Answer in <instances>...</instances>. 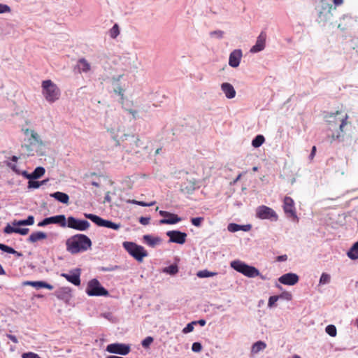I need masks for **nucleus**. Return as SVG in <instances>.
<instances>
[{
	"mask_svg": "<svg viewBox=\"0 0 358 358\" xmlns=\"http://www.w3.org/2000/svg\"><path fill=\"white\" fill-rule=\"evenodd\" d=\"M329 126V129L335 130L331 135V141H343L352 130V123L348 120L349 116L346 113L337 110L325 117Z\"/></svg>",
	"mask_w": 358,
	"mask_h": 358,
	"instance_id": "1",
	"label": "nucleus"
},
{
	"mask_svg": "<svg viewBox=\"0 0 358 358\" xmlns=\"http://www.w3.org/2000/svg\"><path fill=\"white\" fill-rule=\"evenodd\" d=\"M66 250L71 254L85 252L92 246L91 240L84 234H76L67 239Z\"/></svg>",
	"mask_w": 358,
	"mask_h": 358,
	"instance_id": "2",
	"label": "nucleus"
},
{
	"mask_svg": "<svg viewBox=\"0 0 358 358\" xmlns=\"http://www.w3.org/2000/svg\"><path fill=\"white\" fill-rule=\"evenodd\" d=\"M41 88L42 94L48 102L52 103L59 99L61 91L51 80L42 81Z\"/></svg>",
	"mask_w": 358,
	"mask_h": 358,
	"instance_id": "3",
	"label": "nucleus"
},
{
	"mask_svg": "<svg viewBox=\"0 0 358 358\" xmlns=\"http://www.w3.org/2000/svg\"><path fill=\"white\" fill-rule=\"evenodd\" d=\"M231 267L236 271L242 273L243 275L248 278H254L256 276H260L262 280H265L266 278L260 274L259 270L252 266H250L241 262L240 260H235L231 262Z\"/></svg>",
	"mask_w": 358,
	"mask_h": 358,
	"instance_id": "4",
	"label": "nucleus"
},
{
	"mask_svg": "<svg viewBox=\"0 0 358 358\" xmlns=\"http://www.w3.org/2000/svg\"><path fill=\"white\" fill-rule=\"evenodd\" d=\"M124 249L137 261L142 262L143 258L148 256L147 251L143 246L132 242H124Z\"/></svg>",
	"mask_w": 358,
	"mask_h": 358,
	"instance_id": "5",
	"label": "nucleus"
},
{
	"mask_svg": "<svg viewBox=\"0 0 358 358\" xmlns=\"http://www.w3.org/2000/svg\"><path fill=\"white\" fill-rule=\"evenodd\" d=\"M86 293L90 296H108L109 293L107 289L102 287L99 281L94 278L90 280L86 288Z\"/></svg>",
	"mask_w": 358,
	"mask_h": 358,
	"instance_id": "6",
	"label": "nucleus"
},
{
	"mask_svg": "<svg viewBox=\"0 0 358 358\" xmlns=\"http://www.w3.org/2000/svg\"><path fill=\"white\" fill-rule=\"evenodd\" d=\"M256 215L258 218L262 220H271L276 221L278 218L276 213L271 208L266 206H260L257 208Z\"/></svg>",
	"mask_w": 358,
	"mask_h": 358,
	"instance_id": "7",
	"label": "nucleus"
},
{
	"mask_svg": "<svg viewBox=\"0 0 358 358\" xmlns=\"http://www.w3.org/2000/svg\"><path fill=\"white\" fill-rule=\"evenodd\" d=\"M85 216L99 227H105L115 230H117L120 227V225L119 224L114 223L109 220H103L101 217L94 214H85Z\"/></svg>",
	"mask_w": 358,
	"mask_h": 358,
	"instance_id": "8",
	"label": "nucleus"
},
{
	"mask_svg": "<svg viewBox=\"0 0 358 358\" xmlns=\"http://www.w3.org/2000/svg\"><path fill=\"white\" fill-rule=\"evenodd\" d=\"M131 349L129 345L124 343H111L107 345L106 351L109 353L127 355L129 353Z\"/></svg>",
	"mask_w": 358,
	"mask_h": 358,
	"instance_id": "9",
	"label": "nucleus"
},
{
	"mask_svg": "<svg viewBox=\"0 0 358 358\" xmlns=\"http://www.w3.org/2000/svg\"><path fill=\"white\" fill-rule=\"evenodd\" d=\"M67 226L68 227L76 230L85 231L90 227V224L87 220H78L73 217H69L67 220Z\"/></svg>",
	"mask_w": 358,
	"mask_h": 358,
	"instance_id": "10",
	"label": "nucleus"
},
{
	"mask_svg": "<svg viewBox=\"0 0 358 358\" xmlns=\"http://www.w3.org/2000/svg\"><path fill=\"white\" fill-rule=\"evenodd\" d=\"M159 215L165 217L159 221L161 224H174L182 220L176 214L168 211L159 210Z\"/></svg>",
	"mask_w": 358,
	"mask_h": 358,
	"instance_id": "11",
	"label": "nucleus"
},
{
	"mask_svg": "<svg viewBox=\"0 0 358 358\" xmlns=\"http://www.w3.org/2000/svg\"><path fill=\"white\" fill-rule=\"evenodd\" d=\"M80 273L81 270L80 268H76L71 271L70 273H62L61 276L74 285L79 286L80 285Z\"/></svg>",
	"mask_w": 358,
	"mask_h": 358,
	"instance_id": "12",
	"label": "nucleus"
},
{
	"mask_svg": "<svg viewBox=\"0 0 358 358\" xmlns=\"http://www.w3.org/2000/svg\"><path fill=\"white\" fill-rule=\"evenodd\" d=\"M166 235L169 237V241L178 244H183L186 241L187 234L180 231H169Z\"/></svg>",
	"mask_w": 358,
	"mask_h": 358,
	"instance_id": "13",
	"label": "nucleus"
},
{
	"mask_svg": "<svg viewBox=\"0 0 358 358\" xmlns=\"http://www.w3.org/2000/svg\"><path fill=\"white\" fill-rule=\"evenodd\" d=\"M22 130L25 136H29L28 141L29 143V145H34L36 144L39 145H43V141L40 138L39 135L34 130L29 129H22Z\"/></svg>",
	"mask_w": 358,
	"mask_h": 358,
	"instance_id": "14",
	"label": "nucleus"
},
{
	"mask_svg": "<svg viewBox=\"0 0 358 358\" xmlns=\"http://www.w3.org/2000/svg\"><path fill=\"white\" fill-rule=\"evenodd\" d=\"M283 209L285 213L288 215V216L293 218H297L294 207V202L291 197H285L283 201Z\"/></svg>",
	"mask_w": 358,
	"mask_h": 358,
	"instance_id": "15",
	"label": "nucleus"
},
{
	"mask_svg": "<svg viewBox=\"0 0 358 358\" xmlns=\"http://www.w3.org/2000/svg\"><path fill=\"white\" fill-rule=\"evenodd\" d=\"M299 276L296 273H288L278 278V281L285 285H294L299 282Z\"/></svg>",
	"mask_w": 358,
	"mask_h": 358,
	"instance_id": "16",
	"label": "nucleus"
},
{
	"mask_svg": "<svg viewBox=\"0 0 358 358\" xmlns=\"http://www.w3.org/2000/svg\"><path fill=\"white\" fill-rule=\"evenodd\" d=\"M266 40V34L264 31H262L257 37L256 43L250 49L251 52H258L263 50L265 48Z\"/></svg>",
	"mask_w": 358,
	"mask_h": 358,
	"instance_id": "17",
	"label": "nucleus"
},
{
	"mask_svg": "<svg viewBox=\"0 0 358 358\" xmlns=\"http://www.w3.org/2000/svg\"><path fill=\"white\" fill-rule=\"evenodd\" d=\"M242 57V52L241 50H234L231 52L229 59V64L231 67H237L240 64V61Z\"/></svg>",
	"mask_w": 358,
	"mask_h": 358,
	"instance_id": "18",
	"label": "nucleus"
},
{
	"mask_svg": "<svg viewBox=\"0 0 358 358\" xmlns=\"http://www.w3.org/2000/svg\"><path fill=\"white\" fill-rule=\"evenodd\" d=\"M331 9L332 5L331 4H327V7L322 8L318 15L319 22H324L331 20L333 15L331 12Z\"/></svg>",
	"mask_w": 358,
	"mask_h": 358,
	"instance_id": "19",
	"label": "nucleus"
},
{
	"mask_svg": "<svg viewBox=\"0 0 358 358\" xmlns=\"http://www.w3.org/2000/svg\"><path fill=\"white\" fill-rule=\"evenodd\" d=\"M221 89H222V92L224 93L225 96L228 99H232V98L235 97L236 91H235L234 87L232 86V85H231L230 83H222L221 85Z\"/></svg>",
	"mask_w": 358,
	"mask_h": 358,
	"instance_id": "20",
	"label": "nucleus"
},
{
	"mask_svg": "<svg viewBox=\"0 0 358 358\" xmlns=\"http://www.w3.org/2000/svg\"><path fill=\"white\" fill-rule=\"evenodd\" d=\"M24 285H31L37 289L46 288L50 290H52L53 289L52 285L43 281H26L24 282Z\"/></svg>",
	"mask_w": 358,
	"mask_h": 358,
	"instance_id": "21",
	"label": "nucleus"
},
{
	"mask_svg": "<svg viewBox=\"0 0 358 358\" xmlns=\"http://www.w3.org/2000/svg\"><path fill=\"white\" fill-rule=\"evenodd\" d=\"M49 222L50 224H57L62 227H65L66 226V220L64 215H59L56 216L50 217Z\"/></svg>",
	"mask_w": 358,
	"mask_h": 358,
	"instance_id": "22",
	"label": "nucleus"
},
{
	"mask_svg": "<svg viewBox=\"0 0 358 358\" xmlns=\"http://www.w3.org/2000/svg\"><path fill=\"white\" fill-rule=\"evenodd\" d=\"M47 234L43 231L33 232L30 234L28 238V241L30 243H36L38 241H41L47 238Z\"/></svg>",
	"mask_w": 358,
	"mask_h": 358,
	"instance_id": "23",
	"label": "nucleus"
},
{
	"mask_svg": "<svg viewBox=\"0 0 358 358\" xmlns=\"http://www.w3.org/2000/svg\"><path fill=\"white\" fill-rule=\"evenodd\" d=\"M77 67L79 72L87 73L91 69L90 63L85 58L80 59L78 61Z\"/></svg>",
	"mask_w": 358,
	"mask_h": 358,
	"instance_id": "24",
	"label": "nucleus"
},
{
	"mask_svg": "<svg viewBox=\"0 0 358 358\" xmlns=\"http://www.w3.org/2000/svg\"><path fill=\"white\" fill-rule=\"evenodd\" d=\"M51 196L60 201L62 203L68 204L69 196L68 194L61 192H56L51 194Z\"/></svg>",
	"mask_w": 358,
	"mask_h": 358,
	"instance_id": "25",
	"label": "nucleus"
},
{
	"mask_svg": "<svg viewBox=\"0 0 358 358\" xmlns=\"http://www.w3.org/2000/svg\"><path fill=\"white\" fill-rule=\"evenodd\" d=\"M34 223V217L33 215H29L26 220H15L12 224L13 226H24L32 225Z\"/></svg>",
	"mask_w": 358,
	"mask_h": 358,
	"instance_id": "26",
	"label": "nucleus"
},
{
	"mask_svg": "<svg viewBox=\"0 0 358 358\" xmlns=\"http://www.w3.org/2000/svg\"><path fill=\"white\" fill-rule=\"evenodd\" d=\"M347 255L350 259L352 260L358 259V241L352 245V246L347 252Z\"/></svg>",
	"mask_w": 358,
	"mask_h": 358,
	"instance_id": "27",
	"label": "nucleus"
},
{
	"mask_svg": "<svg viewBox=\"0 0 358 358\" xmlns=\"http://www.w3.org/2000/svg\"><path fill=\"white\" fill-rule=\"evenodd\" d=\"M143 238L147 244H148L150 246H155L157 244H159L161 242V238L159 237H152L150 235H145L143 236Z\"/></svg>",
	"mask_w": 358,
	"mask_h": 358,
	"instance_id": "28",
	"label": "nucleus"
},
{
	"mask_svg": "<svg viewBox=\"0 0 358 358\" xmlns=\"http://www.w3.org/2000/svg\"><path fill=\"white\" fill-rule=\"evenodd\" d=\"M0 250H1L3 252L13 254L17 257H20L22 256V254L21 252H19L16 250H15L13 248L8 246L6 245H4L3 243H0Z\"/></svg>",
	"mask_w": 358,
	"mask_h": 358,
	"instance_id": "29",
	"label": "nucleus"
},
{
	"mask_svg": "<svg viewBox=\"0 0 358 358\" xmlns=\"http://www.w3.org/2000/svg\"><path fill=\"white\" fill-rule=\"evenodd\" d=\"M266 348V344L263 341H257L255 343L252 347V352L257 353Z\"/></svg>",
	"mask_w": 358,
	"mask_h": 358,
	"instance_id": "30",
	"label": "nucleus"
},
{
	"mask_svg": "<svg viewBox=\"0 0 358 358\" xmlns=\"http://www.w3.org/2000/svg\"><path fill=\"white\" fill-rule=\"evenodd\" d=\"M45 172V170L43 167L38 166L36 168L35 170L33 171L31 177L32 178V179L39 178L44 175Z\"/></svg>",
	"mask_w": 358,
	"mask_h": 358,
	"instance_id": "31",
	"label": "nucleus"
},
{
	"mask_svg": "<svg viewBox=\"0 0 358 358\" xmlns=\"http://www.w3.org/2000/svg\"><path fill=\"white\" fill-rule=\"evenodd\" d=\"M265 141L264 137L262 135H257L252 141V145L255 148H259L261 146Z\"/></svg>",
	"mask_w": 358,
	"mask_h": 358,
	"instance_id": "32",
	"label": "nucleus"
},
{
	"mask_svg": "<svg viewBox=\"0 0 358 358\" xmlns=\"http://www.w3.org/2000/svg\"><path fill=\"white\" fill-rule=\"evenodd\" d=\"M217 275V273L215 272H210V271H208V270H202V271H199L197 273H196V275L199 277V278H208V277H213V276H215Z\"/></svg>",
	"mask_w": 358,
	"mask_h": 358,
	"instance_id": "33",
	"label": "nucleus"
},
{
	"mask_svg": "<svg viewBox=\"0 0 358 358\" xmlns=\"http://www.w3.org/2000/svg\"><path fill=\"white\" fill-rule=\"evenodd\" d=\"M164 272L167 273L170 275H175L178 272V268L177 265L172 264V265H170V266L166 267L164 269Z\"/></svg>",
	"mask_w": 358,
	"mask_h": 358,
	"instance_id": "34",
	"label": "nucleus"
},
{
	"mask_svg": "<svg viewBox=\"0 0 358 358\" xmlns=\"http://www.w3.org/2000/svg\"><path fill=\"white\" fill-rule=\"evenodd\" d=\"M45 182V180H43L41 182L34 181L32 179L29 180L28 182V187L29 188H38L41 185H43Z\"/></svg>",
	"mask_w": 358,
	"mask_h": 358,
	"instance_id": "35",
	"label": "nucleus"
},
{
	"mask_svg": "<svg viewBox=\"0 0 358 358\" xmlns=\"http://www.w3.org/2000/svg\"><path fill=\"white\" fill-rule=\"evenodd\" d=\"M248 226H241L237 224L231 223L228 225L227 229L231 232H236L241 229L242 227H248Z\"/></svg>",
	"mask_w": 358,
	"mask_h": 358,
	"instance_id": "36",
	"label": "nucleus"
},
{
	"mask_svg": "<svg viewBox=\"0 0 358 358\" xmlns=\"http://www.w3.org/2000/svg\"><path fill=\"white\" fill-rule=\"evenodd\" d=\"M326 332L332 337H334L336 336L337 331L336 328L334 325L329 324L326 327Z\"/></svg>",
	"mask_w": 358,
	"mask_h": 358,
	"instance_id": "37",
	"label": "nucleus"
},
{
	"mask_svg": "<svg viewBox=\"0 0 358 358\" xmlns=\"http://www.w3.org/2000/svg\"><path fill=\"white\" fill-rule=\"evenodd\" d=\"M120 34V29L117 24L110 29V36L113 38H115Z\"/></svg>",
	"mask_w": 358,
	"mask_h": 358,
	"instance_id": "38",
	"label": "nucleus"
},
{
	"mask_svg": "<svg viewBox=\"0 0 358 358\" xmlns=\"http://www.w3.org/2000/svg\"><path fill=\"white\" fill-rule=\"evenodd\" d=\"M181 189L185 193H192L195 189V183L189 182V185L182 186Z\"/></svg>",
	"mask_w": 358,
	"mask_h": 358,
	"instance_id": "39",
	"label": "nucleus"
},
{
	"mask_svg": "<svg viewBox=\"0 0 358 358\" xmlns=\"http://www.w3.org/2000/svg\"><path fill=\"white\" fill-rule=\"evenodd\" d=\"M129 202L131 203H133V204L141 206H152L155 203V201H152L150 203H145L144 201H136L134 199L129 200Z\"/></svg>",
	"mask_w": 358,
	"mask_h": 358,
	"instance_id": "40",
	"label": "nucleus"
},
{
	"mask_svg": "<svg viewBox=\"0 0 358 358\" xmlns=\"http://www.w3.org/2000/svg\"><path fill=\"white\" fill-rule=\"evenodd\" d=\"M331 276L329 274L323 273L320 279V284H328L330 282Z\"/></svg>",
	"mask_w": 358,
	"mask_h": 358,
	"instance_id": "41",
	"label": "nucleus"
},
{
	"mask_svg": "<svg viewBox=\"0 0 358 358\" xmlns=\"http://www.w3.org/2000/svg\"><path fill=\"white\" fill-rule=\"evenodd\" d=\"M196 321H193L187 324V326L182 329L183 334H188L194 330V325L196 324Z\"/></svg>",
	"mask_w": 358,
	"mask_h": 358,
	"instance_id": "42",
	"label": "nucleus"
},
{
	"mask_svg": "<svg viewBox=\"0 0 358 358\" xmlns=\"http://www.w3.org/2000/svg\"><path fill=\"white\" fill-rule=\"evenodd\" d=\"M204 218L203 217H193L191 219V222L195 227H200Z\"/></svg>",
	"mask_w": 358,
	"mask_h": 358,
	"instance_id": "43",
	"label": "nucleus"
},
{
	"mask_svg": "<svg viewBox=\"0 0 358 358\" xmlns=\"http://www.w3.org/2000/svg\"><path fill=\"white\" fill-rule=\"evenodd\" d=\"M152 342L153 338L151 336H148L144 340H143L141 344L143 348H148Z\"/></svg>",
	"mask_w": 358,
	"mask_h": 358,
	"instance_id": "44",
	"label": "nucleus"
},
{
	"mask_svg": "<svg viewBox=\"0 0 358 358\" xmlns=\"http://www.w3.org/2000/svg\"><path fill=\"white\" fill-rule=\"evenodd\" d=\"M278 299H279V296H270L268 299V306L269 308H272V307L275 306V303L278 301Z\"/></svg>",
	"mask_w": 358,
	"mask_h": 358,
	"instance_id": "45",
	"label": "nucleus"
},
{
	"mask_svg": "<svg viewBox=\"0 0 358 358\" xmlns=\"http://www.w3.org/2000/svg\"><path fill=\"white\" fill-rule=\"evenodd\" d=\"M17 227H13L10 224H7L3 229V232L7 234L16 233Z\"/></svg>",
	"mask_w": 358,
	"mask_h": 358,
	"instance_id": "46",
	"label": "nucleus"
},
{
	"mask_svg": "<svg viewBox=\"0 0 358 358\" xmlns=\"http://www.w3.org/2000/svg\"><path fill=\"white\" fill-rule=\"evenodd\" d=\"M278 296H279V299H284L287 301H290L292 299V295L289 292H284L281 294L278 295Z\"/></svg>",
	"mask_w": 358,
	"mask_h": 358,
	"instance_id": "47",
	"label": "nucleus"
},
{
	"mask_svg": "<svg viewBox=\"0 0 358 358\" xmlns=\"http://www.w3.org/2000/svg\"><path fill=\"white\" fill-rule=\"evenodd\" d=\"M192 350L193 352H199L202 350L201 344L199 342H195L192 345Z\"/></svg>",
	"mask_w": 358,
	"mask_h": 358,
	"instance_id": "48",
	"label": "nucleus"
},
{
	"mask_svg": "<svg viewBox=\"0 0 358 358\" xmlns=\"http://www.w3.org/2000/svg\"><path fill=\"white\" fill-rule=\"evenodd\" d=\"M22 358H41L37 354L34 352H25L22 355Z\"/></svg>",
	"mask_w": 358,
	"mask_h": 358,
	"instance_id": "49",
	"label": "nucleus"
},
{
	"mask_svg": "<svg viewBox=\"0 0 358 358\" xmlns=\"http://www.w3.org/2000/svg\"><path fill=\"white\" fill-rule=\"evenodd\" d=\"M10 12V8L6 4L0 3V13Z\"/></svg>",
	"mask_w": 358,
	"mask_h": 358,
	"instance_id": "50",
	"label": "nucleus"
},
{
	"mask_svg": "<svg viewBox=\"0 0 358 358\" xmlns=\"http://www.w3.org/2000/svg\"><path fill=\"white\" fill-rule=\"evenodd\" d=\"M29 229L28 228H17L16 234H19L21 235H27L29 233Z\"/></svg>",
	"mask_w": 358,
	"mask_h": 358,
	"instance_id": "51",
	"label": "nucleus"
},
{
	"mask_svg": "<svg viewBox=\"0 0 358 358\" xmlns=\"http://www.w3.org/2000/svg\"><path fill=\"white\" fill-rule=\"evenodd\" d=\"M150 218L146 217H141L139 219V222L143 225H147L150 223Z\"/></svg>",
	"mask_w": 358,
	"mask_h": 358,
	"instance_id": "52",
	"label": "nucleus"
},
{
	"mask_svg": "<svg viewBox=\"0 0 358 358\" xmlns=\"http://www.w3.org/2000/svg\"><path fill=\"white\" fill-rule=\"evenodd\" d=\"M114 92L121 96L122 99H124V90L122 87L118 86L116 89L114 90Z\"/></svg>",
	"mask_w": 358,
	"mask_h": 358,
	"instance_id": "53",
	"label": "nucleus"
},
{
	"mask_svg": "<svg viewBox=\"0 0 358 358\" xmlns=\"http://www.w3.org/2000/svg\"><path fill=\"white\" fill-rule=\"evenodd\" d=\"M48 224H50V222H49V218L47 217V218H45L43 220H42L41 222H40L38 224V227H45Z\"/></svg>",
	"mask_w": 358,
	"mask_h": 358,
	"instance_id": "54",
	"label": "nucleus"
},
{
	"mask_svg": "<svg viewBox=\"0 0 358 358\" xmlns=\"http://www.w3.org/2000/svg\"><path fill=\"white\" fill-rule=\"evenodd\" d=\"M224 34V32L222 31L218 30V31H214L210 33L211 36L215 35L218 38H222Z\"/></svg>",
	"mask_w": 358,
	"mask_h": 358,
	"instance_id": "55",
	"label": "nucleus"
},
{
	"mask_svg": "<svg viewBox=\"0 0 358 358\" xmlns=\"http://www.w3.org/2000/svg\"><path fill=\"white\" fill-rule=\"evenodd\" d=\"M6 336L11 341H13L14 343H18V341H17V338H16L15 336L14 335H12V334H7Z\"/></svg>",
	"mask_w": 358,
	"mask_h": 358,
	"instance_id": "56",
	"label": "nucleus"
},
{
	"mask_svg": "<svg viewBox=\"0 0 358 358\" xmlns=\"http://www.w3.org/2000/svg\"><path fill=\"white\" fill-rule=\"evenodd\" d=\"M315 153H316V147L315 146H313L312 148V150H311V152H310V160H313L315 155Z\"/></svg>",
	"mask_w": 358,
	"mask_h": 358,
	"instance_id": "57",
	"label": "nucleus"
},
{
	"mask_svg": "<svg viewBox=\"0 0 358 358\" xmlns=\"http://www.w3.org/2000/svg\"><path fill=\"white\" fill-rule=\"evenodd\" d=\"M287 256L286 255L277 257V261H278V262L285 261V260H287Z\"/></svg>",
	"mask_w": 358,
	"mask_h": 358,
	"instance_id": "58",
	"label": "nucleus"
},
{
	"mask_svg": "<svg viewBox=\"0 0 358 358\" xmlns=\"http://www.w3.org/2000/svg\"><path fill=\"white\" fill-rule=\"evenodd\" d=\"M9 167L15 173H20L19 171L17 169V166L15 164H11L10 163L8 164Z\"/></svg>",
	"mask_w": 358,
	"mask_h": 358,
	"instance_id": "59",
	"label": "nucleus"
},
{
	"mask_svg": "<svg viewBox=\"0 0 358 358\" xmlns=\"http://www.w3.org/2000/svg\"><path fill=\"white\" fill-rule=\"evenodd\" d=\"M22 175L24 177H25L26 178H27V179H29V180L32 179V178L31 177V174H29L27 171H23V172L22 173Z\"/></svg>",
	"mask_w": 358,
	"mask_h": 358,
	"instance_id": "60",
	"label": "nucleus"
},
{
	"mask_svg": "<svg viewBox=\"0 0 358 358\" xmlns=\"http://www.w3.org/2000/svg\"><path fill=\"white\" fill-rule=\"evenodd\" d=\"M335 6H340L343 3V0H333Z\"/></svg>",
	"mask_w": 358,
	"mask_h": 358,
	"instance_id": "61",
	"label": "nucleus"
},
{
	"mask_svg": "<svg viewBox=\"0 0 358 358\" xmlns=\"http://www.w3.org/2000/svg\"><path fill=\"white\" fill-rule=\"evenodd\" d=\"M129 113L132 115L134 118L136 117V114H137V111L136 110L130 109V110H129Z\"/></svg>",
	"mask_w": 358,
	"mask_h": 358,
	"instance_id": "62",
	"label": "nucleus"
},
{
	"mask_svg": "<svg viewBox=\"0 0 358 358\" xmlns=\"http://www.w3.org/2000/svg\"><path fill=\"white\" fill-rule=\"evenodd\" d=\"M196 322H197V324H199L201 326H204L206 324V321L204 320H200Z\"/></svg>",
	"mask_w": 358,
	"mask_h": 358,
	"instance_id": "63",
	"label": "nucleus"
},
{
	"mask_svg": "<svg viewBox=\"0 0 358 358\" xmlns=\"http://www.w3.org/2000/svg\"><path fill=\"white\" fill-rule=\"evenodd\" d=\"M6 272L3 268V266L0 264V275H5Z\"/></svg>",
	"mask_w": 358,
	"mask_h": 358,
	"instance_id": "64",
	"label": "nucleus"
}]
</instances>
